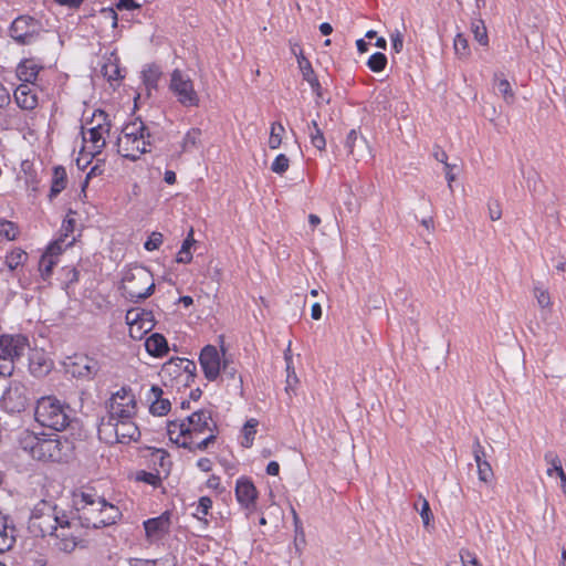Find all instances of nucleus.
<instances>
[{"label": "nucleus", "instance_id": "1", "mask_svg": "<svg viewBox=\"0 0 566 566\" xmlns=\"http://www.w3.org/2000/svg\"><path fill=\"white\" fill-rule=\"evenodd\" d=\"M17 446L33 460L41 462H67L74 450L73 442L64 437L29 429L18 433Z\"/></svg>", "mask_w": 566, "mask_h": 566}, {"label": "nucleus", "instance_id": "2", "mask_svg": "<svg viewBox=\"0 0 566 566\" xmlns=\"http://www.w3.org/2000/svg\"><path fill=\"white\" fill-rule=\"evenodd\" d=\"M34 418L41 427L54 431L66 429L74 420L73 409L53 396L41 397L36 401Z\"/></svg>", "mask_w": 566, "mask_h": 566}, {"label": "nucleus", "instance_id": "3", "mask_svg": "<svg viewBox=\"0 0 566 566\" xmlns=\"http://www.w3.org/2000/svg\"><path fill=\"white\" fill-rule=\"evenodd\" d=\"M65 515L66 513L54 502L41 500L31 512L29 530L35 536L46 537L56 531V526Z\"/></svg>", "mask_w": 566, "mask_h": 566}, {"label": "nucleus", "instance_id": "4", "mask_svg": "<svg viewBox=\"0 0 566 566\" xmlns=\"http://www.w3.org/2000/svg\"><path fill=\"white\" fill-rule=\"evenodd\" d=\"M155 290V282L149 270L144 266L128 269L122 279L123 295L132 302L149 297Z\"/></svg>", "mask_w": 566, "mask_h": 566}, {"label": "nucleus", "instance_id": "5", "mask_svg": "<svg viewBox=\"0 0 566 566\" xmlns=\"http://www.w3.org/2000/svg\"><path fill=\"white\" fill-rule=\"evenodd\" d=\"M98 438L105 443H129L137 441L140 437V431L133 418H118L111 420V418H102L98 424Z\"/></svg>", "mask_w": 566, "mask_h": 566}, {"label": "nucleus", "instance_id": "6", "mask_svg": "<svg viewBox=\"0 0 566 566\" xmlns=\"http://www.w3.org/2000/svg\"><path fill=\"white\" fill-rule=\"evenodd\" d=\"M29 347V339L22 334H3L0 336V376L10 377L14 366Z\"/></svg>", "mask_w": 566, "mask_h": 566}, {"label": "nucleus", "instance_id": "7", "mask_svg": "<svg viewBox=\"0 0 566 566\" xmlns=\"http://www.w3.org/2000/svg\"><path fill=\"white\" fill-rule=\"evenodd\" d=\"M43 31L42 22L30 15H19L9 27L10 38L20 45H31Z\"/></svg>", "mask_w": 566, "mask_h": 566}, {"label": "nucleus", "instance_id": "8", "mask_svg": "<svg viewBox=\"0 0 566 566\" xmlns=\"http://www.w3.org/2000/svg\"><path fill=\"white\" fill-rule=\"evenodd\" d=\"M169 90L184 107H198L200 97L195 90L192 80L182 71L176 69L170 75Z\"/></svg>", "mask_w": 566, "mask_h": 566}, {"label": "nucleus", "instance_id": "9", "mask_svg": "<svg viewBox=\"0 0 566 566\" xmlns=\"http://www.w3.org/2000/svg\"><path fill=\"white\" fill-rule=\"evenodd\" d=\"M78 526L81 525L76 518L65 515L56 531L49 535L53 541L52 545L60 552L72 553L78 545V536L75 534Z\"/></svg>", "mask_w": 566, "mask_h": 566}, {"label": "nucleus", "instance_id": "10", "mask_svg": "<svg viewBox=\"0 0 566 566\" xmlns=\"http://www.w3.org/2000/svg\"><path fill=\"white\" fill-rule=\"evenodd\" d=\"M137 412L136 398L133 390L122 387L114 392L108 401V416L111 420L118 418H134Z\"/></svg>", "mask_w": 566, "mask_h": 566}, {"label": "nucleus", "instance_id": "11", "mask_svg": "<svg viewBox=\"0 0 566 566\" xmlns=\"http://www.w3.org/2000/svg\"><path fill=\"white\" fill-rule=\"evenodd\" d=\"M101 503L102 497L95 493L81 492V494L75 495L74 505L78 514L76 520L82 527L93 528L92 522L98 520Z\"/></svg>", "mask_w": 566, "mask_h": 566}, {"label": "nucleus", "instance_id": "12", "mask_svg": "<svg viewBox=\"0 0 566 566\" xmlns=\"http://www.w3.org/2000/svg\"><path fill=\"white\" fill-rule=\"evenodd\" d=\"M93 120H96L97 124L83 133V140L90 143L92 154H99L106 145L104 135L109 133L111 123L108 115L102 109L94 112Z\"/></svg>", "mask_w": 566, "mask_h": 566}, {"label": "nucleus", "instance_id": "13", "mask_svg": "<svg viewBox=\"0 0 566 566\" xmlns=\"http://www.w3.org/2000/svg\"><path fill=\"white\" fill-rule=\"evenodd\" d=\"M151 144L150 132L140 137L138 135L119 136L117 139L118 154L127 159L137 160L143 154L150 151Z\"/></svg>", "mask_w": 566, "mask_h": 566}, {"label": "nucleus", "instance_id": "14", "mask_svg": "<svg viewBox=\"0 0 566 566\" xmlns=\"http://www.w3.org/2000/svg\"><path fill=\"white\" fill-rule=\"evenodd\" d=\"M30 401L28 389L21 384L11 385L0 399L1 408L8 413H20Z\"/></svg>", "mask_w": 566, "mask_h": 566}, {"label": "nucleus", "instance_id": "15", "mask_svg": "<svg viewBox=\"0 0 566 566\" xmlns=\"http://www.w3.org/2000/svg\"><path fill=\"white\" fill-rule=\"evenodd\" d=\"M186 426L188 429V439H193L206 432L210 433L211 431H217V423L213 421L212 413L208 409H200L192 412L186 418Z\"/></svg>", "mask_w": 566, "mask_h": 566}, {"label": "nucleus", "instance_id": "16", "mask_svg": "<svg viewBox=\"0 0 566 566\" xmlns=\"http://www.w3.org/2000/svg\"><path fill=\"white\" fill-rule=\"evenodd\" d=\"M65 367L73 377L84 379H92L99 370L98 361L87 355H74Z\"/></svg>", "mask_w": 566, "mask_h": 566}, {"label": "nucleus", "instance_id": "17", "mask_svg": "<svg viewBox=\"0 0 566 566\" xmlns=\"http://www.w3.org/2000/svg\"><path fill=\"white\" fill-rule=\"evenodd\" d=\"M199 363L203 370L205 377L209 381H214L221 371V358L216 346L207 345L201 349Z\"/></svg>", "mask_w": 566, "mask_h": 566}, {"label": "nucleus", "instance_id": "18", "mask_svg": "<svg viewBox=\"0 0 566 566\" xmlns=\"http://www.w3.org/2000/svg\"><path fill=\"white\" fill-rule=\"evenodd\" d=\"M17 541V530L12 518L0 512V554L10 551Z\"/></svg>", "mask_w": 566, "mask_h": 566}, {"label": "nucleus", "instance_id": "19", "mask_svg": "<svg viewBox=\"0 0 566 566\" xmlns=\"http://www.w3.org/2000/svg\"><path fill=\"white\" fill-rule=\"evenodd\" d=\"M98 520L93 521V528H102L115 524L120 518L119 509L102 497L101 506H98Z\"/></svg>", "mask_w": 566, "mask_h": 566}, {"label": "nucleus", "instance_id": "20", "mask_svg": "<svg viewBox=\"0 0 566 566\" xmlns=\"http://www.w3.org/2000/svg\"><path fill=\"white\" fill-rule=\"evenodd\" d=\"M235 496L238 502L245 509L254 505L258 492L252 481L244 478L239 479L235 484Z\"/></svg>", "mask_w": 566, "mask_h": 566}, {"label": "nucleus", "instance_id": "21", "mask_svg": "<svg viewBox=\"0 0 566 566\" xmlns=\"http://www.w3.org/2000/svg\"><path fill=\"white\" fill-rule=\"evenodd\" d=\"M297 64L302 73L303 80L311 85L313 92L316 95L317 101L324 99L321 83L312 67L311 62L301 53L297 56Z\"/></svg>", "mask_w": 566, "mask_h": 566}, {"label": "nucleus", "instance_id": "22", "mask_svg": "<svg viewBox=\"0 0 566 566\" xmlns=\"http://www.w3.org/2000/svg\"><path fill=\"white\" fill-rule=\"evenodd\" d=\"M14 99L18 106L25 111H32L38 106V96L30 84H20L14 91Z\"/></svg>", "mask_w": 566, "mask_h": 566}, {"label": "nucleus", "instance_id": "23", "mask_svg": "<svg viewBox=\"0 0 566 566\" xmlns=\"http://www.w3.org/2000/svg\"><path fill=\"white\" fill-rule=\"evenodd\" d=\"M42 66L33 59H24L17 67V76L23 82L22 84H33Z\"/></svg>", "mask_w": 566, "mask_h": 566}, {"label": "nucleus", "instance_id": "24", "mask_svg": "<svg viewBox=\"0 0 566 566\" xmlns=\"http://www.w3.org/2000/svg\"><path fill=\"white\" fill-rule=\"evenodd\" d=\"M169 524H170V517L167 512L163 513L158 517L149 518L144 522L146 535L148 537L160 536L164 533L168 532Z\"/></svg>", "mask_w": 566, "mask_h": 566}, {"label": "nucleus", "instance_id": "25", "mask_svg": "<svg viewBox=\"0 0 566 566\" xmlns=\"http://www.w3.org/2000/svg\"><path fill=\"white\" fill-rule=\"evenodd\" d=\"M146 350L154 357H163L168 353L167 339L159 333L151 334L145 342Z\"/></svg>", "mask_w": 566, "mask_h": 566}, {"label": "nucleus", "instance_id": "26", "mask_svg": "<svg viewBox=\"0 0 566 566\" xmlns=\"http://www.w3.org/2000/svg\"><path fill=\"white\" fill-rule=\"evenodd\" d=\"M66 184L67 175L65 168L63 166L54 167L49 199L53 200L59 196L65 189Z\"/></svg>", "mask_w": 566, "mask_h": 566}, {"label": "nucleus", "instance_id": "27", "mask_svg": "<svg viewBox=\"0 0 566 566\" xmlns=\"http://www.w3.org/2000/svg\"><path fill=\"white\" fill-rule=\"evenodd\" d=\"M155 325L154 316L151 312L143 311L140 313H136L133 319V327H130V335L133 337H137L134 333L135 329L139 333L149 332Z\"/></svg>", "mask_w": 566, "mask_h": 566}, {"label": "nucleus", "instance_id": "28", "mask_svg": "<svg viewBox=\"0 0 566 566\" xmlns=\"http://www.w3.org/2000/svg\"><path fill=\"white\" fill-rule=\"evenodd\" d=\"M151 392L156 397V400L150 405V408H149L150 412L154 416L167 415L170 410L171 403L168 399L161 398L163 389L157 386H153Z\"/></svg>", "mask_w": 566, "mask_h": 566}, {"label": "nucleus", "instance_id": "29", "mask_svg": "<svg viewBox=\"0 0 566 566\" xmlns=\"http://www.w3.org/2000/svg\"><path fill=\"white\" fill-rule=\"evenodd\" d=\"M187 432L188 429L186 426V419L172 420L167 423V433L170 440L177 443L178 446L179 443H181L180 438H182L184 440L188 439Z\"/></svg>", "mask_w": 566, "mask_h": 566}, {"label": "nucleus", "instance_id": "30", "mask_svg": "<svg viewBox=\"0 0 566 566\" xmlns=\"http://www.w3.org/2000/svg\"><path fill=\"white\" fill-rule=\"evenodd\" d=\"M161 76L160 67L156 64L147 65L143 71V82L150 94L151 90H157L158 81Z\"/></svg>", "mask_w": 566, "mask_h": 566}, {"label": "nucleus", "instance_id": "31", "mask_svg": "<svg viewBox=\"0 0 566 566\" xmlns=\"http://www.w3.org/2000/svg\"><path fill=\"white\" fill-rule=\"evenodd\" d=\"M493 86L503 96L507 103L514 101V93L510 82L501 73H495L493 78Z\"/></svg>", "mask_w": 566, "mask_h": 566}, {"label": "nucleus", "instance_id": "32", "mask_svg": "<svg viewBox=\"0 0 566 566\" xmlns=\"http://www.w3.org/2000/svg\"><path fill=\"white\" fill-rule=\"evenodd\" d=\"M216 439H217L216 432L211 431L205 439H202L198 443H193V441H192L193 439H186V440H182L181 443H179V447L187 449L191 452H195L197 450L203 451L209 447V444L213 443L216 441Z\"/></svg>", "mask_w": 566, "mask_h": 566}, {"label": "nucleus", "instance_id": "33", "mask_svg": "<svg viewBox=\"0 0 566 566\" xmlns=\"http://www.w3.org/2000/svg\"><path fill=\"white\" fill-rule=\"evenodd\" d=\"M148 132V126L140 118L137 117L124 125V127L122 128L120 136L138 135L140 137L143 136V134Z\"/></svg>", "mask_w": 566, "mask_h": 566}, {"label": "nucleus", "instance_id": "34", "mask_svg": "<svg viewBox=\"0 0 566 566\" xmlns=\"http://www.w3.org/2000/svg\"><path fill=\"white\" fill-rule=\"evenodd\" d=\"M308 135L311 138V144L318 150H324L326 147V140L323 135L322 129L318 127L316 120H312L308 124Z\"/></svg>", "mask_w": 566, "mask_h": 566}, {"label": "nucleus", "instance_id": "35", "mask_svg": "<svg viewBox=\"0 0 566 566\" xmlns=\"http://www.w3.org/2000/svg\"><path fill=\"white\" fill-rule=\"evenodd\" d=\"M27 259V252H24L22 249H14L6 255V264L10 271H14L19 265L23 264Z\"/></svg>", "mask_w": 566, "mask_h": 566}, {"label": "nucleus", "instance_id": "36", "mask_svg": "<svg viewBox=\"0 0 566 566\" xmlns=\"http://www.w3.org/2000/svg\"><path fill=\"white\" fill-rule=\"evenodd\" d=\"M201 135H202V133H201V129H199V128L189 129L182 140V145H181L182 150L189 151L192 148H196L200 144Z\"/></svg>", "mask_w": 566, "mask_h": 566}, {"label": "nucleus", "instance_id": "37", "mask_svg": "<svg viewBox=\"0 0 566 566\" xmlns=\"http://www.w3.org/2000/svg\"><path fill=\"white\" fill-rule=\"evenodd\" d=\"M471 31L473 33L474 39L481 44V45H488L489 44V36L488 31L484 22L480 19H475L471 23Z\"/></svg>", "mask_w": 566, "mask_h": 566}, {"label": "nucleus", "instance_id": "38", "mask_svg": "<svg viewBox=\"0 0 566 566\" xmlns=\"http://www.w3.org/2000/svg\"><path fill=\"white\" fill-rule=\"evenodd\" d=\"M57 260L53 258L51 254H43L39 261V271L41 274V277L46 281L52 272L53 268L55 266Z\"/></svg>", "mask_w": 566, "mask_h": 566}, {"label": "nucleus", "instance_id": "39", "mask_svg": "<svg viewBox=\"0 0 566 566\" xmlns=\"http://www.w3.org/2000/svg\"><path fill=\"white\" fill-rule=\"evenodd\" d=\"M256 426H258V421L255 419H249L244 423L243 429H242L243 440L241 442V444L244 448H250L252 446L254 436L256 433Z\"/></svg>", "mask_w": 566, "mask_h": 566}, {"label": "nucleus", "instance_id": "40", "mask_svg": "<svg viewBox=\"0 0 566 566\" xmlns=\"http://www.w3.org/2000/svg\"><path fill=\"white\" fill-rule=\"evenodd\" d=\"M192 234L193 231L190 230L187 239L184 241L181 249L177 254V262L187 264L192 260V254L190 252L191 244L195 241Z\"/></svg>", "mask_w": 566, "mask_h": 566}, {"label": "nucleus", "instance_id": "41", "mask_svg": "<svg viewBox=\"0 0 566 566\" xmlns=\"http://www.w3.org/2000/svg\"><path fill=\"white\" fill-rule=\"evenodd\" d=\"M545 462L549 465L546 473L548 476H553L554 473H559L563 470L562 461L556 452L547 451L544 455Z\"/></svg>", "mask_w": 566, "mask_h": 566}, {"label": "nucleus", "instance_id": "42", "mask_svg": "<svg viewBox=\"0 0 566 566\" xmlns=\"http://www.w3.org/2000/svg\"><path fill=\"white\" fill-rule=\"evenodd\" d=\"M367 65L373 72H381L387 65V57L384 53L376 52L370 55L367 61Z\"/></svg>", "mask_w": 566, "mask_h": 566}, {"label": "nucleus", "instance_id": "43", "mask_svg": "<svg viewBox=\"0 0 566 566\" xmlns=\"http://www.w3.org/2000/svg\"><path fill=\"white\" fill-rule=\"evenodd\" d=\"M132 566H177L174 557L159 559H135Z\"/></svg>", "mask_w": 566, "mask_h": 566}, {"label": "nucleus", "instance_id": "44", "mask_svg": "<svg viewBox=\"0 0 566 566\" xmlns=\"http://www.w3.org/2000/svg\"><path fill=\"white\" fill-rule=\"evenodd\" d=\"M284 132V127L280 123H273L271 127V134L269 138V147L271 149H276L280 147L282 143V133Z\"/></svg>", "mask_w": 566, "mask_h": 566}, {"label": "nucleus", "instance_id": "45", "mask_svg": "<svg viewBox=\"0 0 566 566\" xmlns=\"http://www.w3.org/2000/svg\"><path fill=\"white\" fill-rule=\"evenodd\" d=\"M174 361L180 363V369H182L185 373L188 374V377L193 378L196 376L197 366L192 360H189L187 358H171L167 364L166 368H169L172 366Z\"/></svg>", "mask_w": 566, "mask_h": 566}, {"label": "nucleus", "instance_id": "46", "mask_svg": "<svg viewBox=\"0 0 566 566\" xmlns=\"http://www.w3.org/2000/svg\"><path fill=\"white\" fill-rule=\"evenodd\" d=\"M453 46H454L455 53L459 56L467 57L470 55L468 39L462 33H458L455 35Z\"/></svg>", "mask_w": 566, "mask_h": 566}, {"label": "nucleus", "instance_id": "47", "mask_svg": "<svg viewBox=\"0 0 566 566\" xmlns=\"http://www.w3.org/2000/svg\"><path fill=\"white\" fill-rule=\"evenodd\" d=\"M212 507V500L209 496H201L198 501L197 510L195 516L199 520H203L207 516Z\"/></svg>", "mask_w": 566, "mask_h": 566}, {"label": "nucleus", "instance_id": "48", "mask_svg": "<svg viewBox=\"0 0 566 566\" xmlns=\"http://www.w3.org/2000/svg\"><path fill=\"white\" fill-rule=\"evenodd\" d=\"M18 233V227L13 222L4 220L0 223V235L7 240H14Z\"/></svg>", "mask_w": 566, "mask_h": 566}, {"label": "nucleus", "instance_id": "49", "mask_svg": "<svg viewBox=\"0 0 566 566\" xmlns=\"http://www.w3.org/2000/svg\"><path fill=\"white\" fill-rule=\"evenodd\" d=\"M289 166L290 159L284 154H280L272 163L271 170L275 174L282 175L289 169Z\"/></svg>", "mask_w": 566, "mask_h": 566}, {"label": "nucleus", "instance_id": "50", "mask_svg": "<svg viewBox=\"0 0 566 566\" xmlns=\"http://www.w3.org/2000/svg\"><path fill=\"white\" fill-rule=\"evenodd\" d=\"M534 296L542 308H546L551 305V296L546 290L535 286Z\"/></svg>", "mask_w": 566, "mask_h": 566}, {"label": "nucleus", "instance_id": "51", "mask_svg": "<svg viewBox=\"0 0 566 566\" xmlns=\"http://www.w3.org/2000/svg\"><path fill=\"white\" fill-rule=\"evenodd\" d=\"M476 467H478L479 479L483 482H490L493 478V471H492L490 463L486 461V462L476 464Z\"/></svg>", "mask_w": 566, "mask_h": 566}, {"label": "nucleus", "instance_id": "52", "mask_svg": "<svg viewBox=\"0 0 566 566\" xmlns=\"http://www.w3.org/2000/svg\"><path fill=\"white\" fill-rule=\"evenodd\" d=\"M163 243V234L159 232H153L148 240L145 242L144 247L147 251H154L158 249Z\"/></svg>", "mask_w": 566, "mask_h": 566}, {"label": "nucleus", "instance_id": "53", "mask_svg": "<svg viewBox=\"0 0 566 566\" xmlns=\"http://www.w3.org/2000/svg\"><path fill=\"white\" fill-rule=\"evenodd\" d=\"M489 217L492 221L500 220L502 217L501 205L497 200H489L488 202Z\"/></svg>", "mask_w": 566, "mask_h": 566}, {"label": "nucleus", "instance_id": "54", "mask_svg": "<svg viewBox=\"0 0 566 566\" xmlns=\"http://www.w3.org/2000/svg\"><path fill=\"white\" fill-rule=\"evenodd\" d=\"M137 480L143 481V482H145L149 485H154V486H157L160 483V478L158 474H155L151 472H146V471H140L137 474Z\"/></svg>", "mask_w": 566, "mask_h": 566}, {"label": "nucleus", "instance_id": "55", "mask_svg": "<svg viewBox=\"0 0 566 566\" xmlns=\"http://www.w3.org/2000/svg\"><path fill=\"white\" fill-rule=\"evenodd\" d=\"M472 451H473V457H474L476 464L486 462V459H485L486 454H485L484 448L482 447V444L480 443V440L478 438L474 440Z\"/></svg>", "mask_w": 566, "mask_h": 566}, {"label": "nucleus", "instance_id": "56", "mask_svg": "<svg viewBox=\"0 0 566 566\" xmlns=\"http://www.w3.org/2000/svg\"><path fill=\"white\" fill-rule=\"evenodd\" d=\"M421 507H420V516L422 518L423 525L427 527L430 524L432 518V513L430 510V505L426 499H420Z\"/></svg>", "mask_w": 566, "mask_h": 566}, {"label": "nucleus", "instance_id": "57", "mask_svg": "<svg viewBox=\"0 0 566 566\" xmlns=\"http://www.w3.org/2000/svg\"><path fill=\"white\" fill-rule=\"evenodd\" d=\"M460 558L462 562V566H481L475 555L469 551L462 549L460 552Z\"/></svg>", "mask_w": 566, "mask_h": 566}, {"label": "nucleus", "instance_id": "58", "mask_svg": "<svg viewBox=\"0 0 566 566\" xmlns=\"http://www.w3.org/2000/svg\"><path fill=\"white\" fill-rule=\"evenodd\" d=\"M358 140V133L356 129H352L347 137H346V140H345V147L347 148L348 150V154L349 155H353L354 156V149H355V145Z\"/></svg>", "mask_w": 566, "mask_h": 566}, {"label": "nucleus", "instance_id": "59", "mask_svg": "<svg viewBox=\"0 0 566 566\" xmlns=\"http://www.w3.org/2000/svg\"><path fill=\"white\" fill-rule=\"evenodd\" d=\"M103 71H104V75L108 78V81H116L119 77H122L120 71L117 65H114V64L105 65L103 67Z\"/></svg>", "mask_w": 566, "mask_h": 566}, {"label": "nucleus", "instance_id": "60", "mask_svg": "<svg viewBox=\"0 0 566 566\" xmlns=\"http://www.w3.org/2000/svg\"><path fill=\"white\" fill-rule=\"evenodd\" d=\"M433 157L436 160L442 163L444 165V168H452V166L448 163V155L440 146L433 147Z\"/></svg>", "mask_w": 566, "mask_h": 566}, {"label": "nucleus", "instance_id": "61", "mask_svg": "<svg viewBox=\"0 0 566 566\" xmlns=\"http://www.w3.org/2000/svg\"><path fill=\"white\" fill-rule=\"evenodd\" d=\"M345 192L347 195V199L344 201V205L346 206L348 212L352 213V212L356 211V203H355V197L352 192L350 186L345 187Z\"/></svg>", "mask_w": 566, "mask_h": 566}, {"label": "nucleus", "instance_id": "62", "mask_svg": "<svg viewBox=\"0 0 566 566\" xmlns=\"http://www.w3.org/2000/svg\"><path fill=\"white\" fill-rule=\"evenodd\" d=\"M140 8V4L137 3L136 1L134 0H118V2L116 3V9L117 10H136V9H139Z\"/></svg>", "mask_w": 566, "mask_h": 566}, {"label": "nucleus", "instance_id": "63", "mask_svg": "<svg viewBox=\"0 0 566 566\" xmlns=\"http://www.w3.org/2000/svg\"><path fill=\"white\" fill-rule=\"evenodd\" d=\"M30 367H31L32 374H34L36 376H41V375L49 373V370L51 368L50 364H48L46 361H43V364L39 363V366L35 367V364L33 360L31 361Z\"/></svg>", "mask_w": 566, "mask_h": 566}, {"label": "nucleus", "instance_id": "64", "mask_svg": "<svg viewBox=\"0 0 566 566\" xmlns=\"http://www.w3.org/2000/svg\"><path fill=\"white\" fill-rule=\"evenodd\" d=\"M391 45L395 52L399 53L403 48V38L402 34L397 31L396 33L391 34Z\"/></svg>", "mask_w": 566, "mask_h": 566}]
</instances>
